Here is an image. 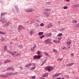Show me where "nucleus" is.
Returning <instances> with one entry per match:
<instances>
[{
    "mask_svg": "<svg viewBox=\"0 0 79 79\" xmlns=\"http://www.w3.org/2000/svg\"><path fill=\"white\" fill-rule=\"evenodd\" d=\"M15 74L13 73H6V75H0V77H2L6 78L7 77L8 75H15Z\"/></svg>",
    "mask_w": 79,
    "mask_h": 79,
    "instance_id": "nucleus-1",
    "label": "nucleus"
},
{
    "mask_svg": "<svg viewBox=\"0 0 79 79\" xmlns=\"http://www.w3.org/2000/svg\"><path fill=\"white\" fill-rule=\"evenodd\" d=\"M0 21L2 23L6 22V19H5V17H1L0 18Z\"/></svg>",
    "mask_w": 79,
    "mask_h": 79,
    "instance_id": "nucleus-2",
    "label": "nucleus"
},
{
    "mask_svg": "<svg viewBox=\"0 0 79 79\" xmlns=\"http://www.w3.org/2000/svg\"><path fill=\"white\" fill-rule=\"evenodd\" d=\"M52 41V40L50 39H48L44 40V42L47 43L48 44H51L52 43V42H50Z\"/></svg>",
    "mask_w": 79,
    "mask_h": 79,
    "instance_id": "nucleus-3",
    "label": "nucleus"
},
{
    "mask_svg": "<svg viewBox=\"0 0 79 79\" xmlns=\"http://www.w3.org/2000/svg\"><path fill=\"white\" fill-rule=\"evenodd\" d=\"M61 74V73H59L52 76V77L54 78H56V77H59V76Z\"/></svg>",
    "mask_w": 79,
    "mask_h": 79,
    "instance_id": "nucleus-4",
    "label": "nucleus"
},
{
    "mask_svg": "<svg viewBox=\"0 0 79 79\" xmlns=\"http://www.w3.org/2000/svg\"><path fill=\"white\" fill-rule=\"evenodd\" d=\"M43 14H44L45 15L47 16L48 17L50 15V13H49V12L44 11L43 12Z\"/></svg>",
    "mask_w": 79,
    "mask_h": 79,
    "instance_id": "nucleus-5",
    "label": "nucleus"
},
{
    "mask_svg": "<svg viewBox=\"0 0 79 79\" xmlns=\"http://www.w3.org/2000/svg\"><path fill=\"white\" fill-rule=\"evenodd\" d=\"M71 7L73 8L79 7V4H77L73 5L72 6H71Z\"/></svg>",
    "mask_w": 79,
    "mask_h": 79,
    "instance_id": "nucleus-6",
    "label": "nucleus"
},
{
    "mask_svg": "<svg viewBox=\"0 0 79 79\" xmlns=\"http://www.w3.org/2000/svg\"><path fill=\"white\" fill-rule=\"evenodd\" d=\"M10 24H11V23L10 22H8L7 23H6L3 27H4V28H5L6 27H8V26L10 25Z\"/></svg>",
    "mask_w": 79,
    "mask_h": 79,
    "instance_id": "nucleus-7",
    "label": "nucleus"
},
{
    "mask_svg": "<svg viewBox=\"0 0 79 79\" xmlns=\"http://www.w3.org/2000/svg\"><path fill=\"white\" fill-rule=\"evenodd\" d=\"M48 73H45L44 74L42 75V77H48Z\"/></svg>",
    "mask_w": 79,
    "mask_h": 79,
    "instance_id": "nucleus-8",
    "label": "nucleus"
},
{
    "mask_svg": "<svg viewBox=\"0 0 79 79\" xmlns=\"http://www.w3.org/2000/svg\"><path fill=\"white\" fill-rule=\"evenodd\" d=\"M45 69H46V70H48V71L50 72L51 71V69L50 68L49 66H47L45 68Z\"/></svg>",
    "mask_w": 79,
    "mask_h": 79,
    "instance_id": "nucleus-9",
    "label": "nucleus"
},
{
    "mask_svg": "<svg viewBox=\"0 0 79 79\" xmlns=\"http://www.w3.org/2000/svg\"><path fill=\"white\" fill-rule=\"evenodd\" d=\"M52 35V33H48L47 34H46V35H45V36L46 37H49Z\"/></svg>",
    "mask_w": 79,
    "mask_h": 79,
    "instance_id": "nucleus-10",
    "label": "nucleus"
},
{
    "mask_svg": "<svg viewBox=\"0 0 79 79\" xmlns=\"http://www.w3.org/2000/svg\"><path fill=\"white\" fill-rule=\"evenodd\" d=\"M74 63H71L69 64H68L66 65V66L69 67L70 66L74 64Z\"/></svg>",
    "mask_w": 79,
    "mask_h": 79,
    "instance_id": "nucleus-11",
    "label": "nucleus"
},
{
    "mask_svg": "<svg viewBox=\"0 0 79 79\" xmlns=\"http://www.w3.org/2000/svg\"><path fill=\"white\" fill-rule=\"evenodd\" d=\"M10 62H11V60H5V62H3V63L6 64L8 62L10 63Z\"/></svg>",
    "mask_w": 79,
    "mask_h": 79,
    "instance_id": "nucleus-12",
    "label": "nucleus"
},
{
    "mask_svg": "<svg viewBox=\"0 0 79 79\" xmlns=\"http://www.w3.org/2000/svg\"><path fill=\"white\" fill-rule=\"evenodd\" d=\"M44 34V32H40L38 33V35H40V36H41L43 35Z\"/></svg>",
    "mask_w": 79,
    "mask_h": 79,
    "instance_id": "nucleus-13",
    "label": "nucleus"
},
{
    "mask_svg": "<svg viewBox=\"0 0 79 79\" xmlns=\"http://www.w3.org/2000/svg\"><path fill=\"white\" fill-rule=\"evenodd\" d=\"M32 66V64L31 63H30L29 64H27V65L25 66V67H31Z\"/></svg>",
    "mask_w": 79,
    "mask_h": 79,
    "instance_id": "nucleus-14",
    "label": "nucleus"
},
{
    "mask_svg": "<svg viewBox=\"0 0 79 79\" xmlns=\"http://www.w3.org/2000/svg\"><path fill=\"white\" fill-rule=\"evenodd\" d=\"M47 59H45L42 62V64L40 65V66H42L43 65H44V63H45L47 61Z\"/></svg>",
    "mask_w": 79,
    "mask_h": 79,
    "instance_id": "nucleus-15",
    "label": "nucleus"
},
{
    "mask_svg": "<svg viewBox=\"0 0 79 79\" xmlns=\"http://www.w3.org/2000/svg\"><path fill=\"white\" fill-rule=\"evenodd\" d=\"M23 28V27L21 25H19V30H22Z\"/></svg>",
    "mask_w": 79,
    "mask_h": 79,
    "instance_id": "nucleus-16",
    "label": "nucleus"
},
{
    "mask_svg": "<svg viewBox=\"0 0 79 79\" xmlns=\"http://www.w3.org/2000/svg\"><path fill=\"white\" fill-rule=\"evenodd\" d=\"M34 32L33 30H31L30 31H29V34L32 35Z\"/></svg>",
    "mask_w": 79,
    "mask_h": 79,
    "instance_id": "nucleus-17",
    "label": "nucleus"
},
{
    "mask_svg": "<svg viewBox=\"0 0 79 79\" xmlns=\"http://www.w3.org/2000/svg\"><path fill=\"white\" fill-rule=\"evenodd\" d=\"M52 25V23H49V25H48V28H50L51 27Z\"/></svg>",
    "mask_w": 79,
    "mask_h": 79,
    "instance_id": "nucleus-18",
    "label": "nucleus"
},
{
    "mask_svg": "<svg viewBox=\"0 0 79 79\" xmlns=\"http://www.w3.org/2000/svg\"><path fill=\"white\" fill-rule=\"evenodd\" d=\"M71 44V41L70 40V41H68L66 42V44L69 45Z\"/></svg>",
    "mask_w": 79,
    "mask_h": 79,
    "instance_id": "nucleus-19",
    "label": "nucleus"
},
{
    "mask_svg": "<svg viewBox=\"0 0 79 79\" xmlns=\"http://www.w3.org/2000/svg\"><path fill=\"white\" fill-rule=\"evenodd\" d=\"M15 9L16 10V11L17 12H19V8H18V6H15Z\"/></svg>",
    "mask_w": 79,
    "mask_h": 79,
    "instance_id": "nucleus-20",
    "label": "nucleus"
},
{
    "mask_svg": "<svg viewBox=\"0 0 79 79\" xmlns=\"http://www.w3.org/2000/svg\"><path fill=\"white\" fill-rule=\"evenodd\" d=\"M51 10V9H46L44 10V11L46 12H49Z\"/></svg>",
    "mask_w": 79,
    "mask_h": 79,
    "instance_id": "nucleus-21",
    "label": "nucleus"
},
{
    "mask_svg": "<svg viewBox=\"0 0 79 79\" xmlns=\"http://www.w3.org/2000/svg\"><path fill=\"white\" fill-rule=\"evenodd\" d=\"M17 53L16 51H15L13 52V53H12L11 54H10V55H12V56H14L15 55V53Z\"/></svg>",
    "mask_w": 79,
    "mask_h": 79,
    "instance_id": "nucleus-22",
    "label": "nucleus"
},
{
    "mask_svg": "<svg viewBox=\"0 0 79 79\" xmlns=\"http://www.w3.org/2000/svg\"><path fill=\"white\" fill-rule=\"evenodd\" d=\"M36 67L35 66H34V67L31 68L30 69H29V70H34V69H35V67Z\"/></svg>",
    "mask_w": 79,
    "mask_h": 79,
    "instance_id": "nucleus-23",
    "label": "nucleus"
},
{
    "mask_svg": "<svg viewBox=\"0 0 79 79\" xmlns=\"http://www.w3.org/2000/svg\"><path fill=\"white\" fill-rule=\"evenodd\" d=\"M53 42L54 43H60V41H56V40H53Z\"/></svg>",
    "mask_w": 79,
    "mask_h": 79,
    "instance_id": "nucleus-24",
    "label": "nucleus"
},
{
    "mask_svg": "<svg viewBox=\"0 0 79 79\" xmlns=\"http://www.w3.org/2000/svg\"><path fill=\"white\" fill-rule=\"evenodd\" d=\"M43 54L45 55L46 56H49V54H48V53L46 52H43Z\"/></svg>",
    "mask_w": 79,
    "mask_h": 79,
    "instance_id": "nucleus-25",
    "label": "nucleus"
},
{
    "mask_svg": "<svg viewBox=\"0 0 79 79\" xmlns=\"http://www.w3.org/2000/svg\"><path fill=\"white\" fill-rule=\"evenodd\" d=\"M9 68L10 69V70H13V71L15 70V69H14V68H13V67H9Z\"/></svg>",
    "mask_w": 79,
    "mask_h": 79,
    "instance_id": "nucleus-26",
    "label": "nucleus"
},
{
    "mask_svg": "<svg viewBox=\"0 0 79 79\" xmlns=\"http://www.w3.org/2000/svg\"><path fill=\"white\" fill-rule=\"evenodd\" d=\"M7 14V13L6 12H4V13H1V16H2L3 15H6Z\"/></svg>",
    "mask_w": 79,
    "mask_h": 79,
    "instance_id": "nucleus-27",
    "label": "nucleus"
},
{
    "mask_svg": "<svg viewBox=\"0 0 79 79\" xmlns=\"http://www.w3.org/2000/svg\"><path fill=\"white\" fill-rule=\"evenodd\" d=\"M34 26L36 27L37 28L39 27V25H38L37 23L34 24Z\"/></svg>",
    "mask_w": 79,
    "mask_h": 79,
    "instance_id": "nucleus-28",
    "label": "nucleus"
},
{
    "mask_svg": "<svg viewBox=\"0 0 79 79\" xmlns=\"http://www.w3.org/2000/svg\"><path fill=\"white\" fill-rule=\"evenodd\" d=\"M52 51L54 52V53H58V51L56 50H55V49H52Z\"/></svg>",
    "mask_w": 79,
    "mask_h": 79,
    "instance_id": "nucleus-29",
    "label": "nucleus"
},
{
    "mask_svg": "<svg viewBox=\"0 0 79 79\" xmlns=\"http://www.w3.org/2000/svg\"><path fill=\"white\" fill-rule=\"evenodd\" d=\"M72 23H77V21L75 20H73L72 21Z\"/></svg>",
    "mask_w": 79,
    "mask_h": 79,
    "instance_id": "nucleus-30",
    "label": "nucleus"
},
{
    "mask_svg": "<svg viewBox=\"0 0 79 79\" xmlns=\"http://www.w3.org/2000/svg\"><path fill=\"white\" fill-rule=\"evenodd\" d=\"M69 49H68L65 47H64L62 49L63 50H68Z\"/></svg>",
    "mask_w": 79,
    "mask_h": 79,
    "instance_id": "nucleus-31",
    "label": "nucleus"
},
{
    "mask_svg": "<svg viewBox=\"0 0 79 79\" xmlns=\"http://www.w3.org/2000/svg\"><path fill=\"white\" fill-rule=\"evenodd\" d=\"M0 34L4 35L6 34V33H5V32H3L2 31H0Z\"/></svg>",
    "mask_w": 79,
    "mask_h": 79,
    "instance_id": "nucleus-32",
    "label": "nucleus"
},
{
    "mask_svg": "<svg viewBox=\"0 0 79 79\" xmlns=\"http://www.w3.org/2000/svg\"><path fill=\"white\" fill-rule=\"evenodd\" d=\"M34 59H38V57H37V55H35L34 56Z\"/></svg>",
    "mask_w": 79,
    "mask_h": 79,
    "instance_id": "nucleus-33",
    "label": "nucleus"
},
{
    "mask_svg": "<svg viewBox=\"0 0 79 79\" xmlns=\"http://www.w3.org/2000/svg\"><path fill=\"white\" fill-rule=\"evenodd\" d=\"M1 40L2 41H5V39L4 38H2Z\"/></svg>",
    "mask_w": 79,
    "mask_h": 79,
    "instance_id": "nucleus-34",
    "label": "nucleus"
},
{
    "mask_svg": "<svg viewBox=\"0 0 79 79\" xmlns=\"http://www.w3.org/2000/svg\"><path fill=\"white\" fill-rule=\"evenodd\" d=\"M29 11V12H31L33 11V9L31 8H29L28 9Z\"/></svg>",
    "mask_w": 79,
    "mask_h": 79,
    "instance_id": "nucleus-35",
    "label": "nucleus"
},
{
    "mask_svg": "<svg viewBox=\"0 0 79 79\" xmlns=\"http://www.w3.org/2000/svg\"><path fill=\"white\" fill-rule=\"evenodd\" d=\"M3 49H4V50L6 51L7 50V46H5L3 47Z\"/></svg>",
    "mask_w": 79,
    "mask_h": 79,
    "instance_id": "nucleus-36",
    "label": "nucleus"
},
{
    "mask_svg": "<svg viewBox=\"0 0 79 79\" xmlns=\"http://www.w3.org/2000/svg\"><path fill=\"white\" fill-rule=\"evenodd\" d=\"M75 27H79V23H77V24L75 25Z\"/></svg>",
    "mask_w": 79,
    "mask_h": 79,
    "instance_id": "nucleus-37",
    "label": "nucleus"
},
{
    "mask_svg": "<svg viewBox=\"0 0 79 79\" xmlns=\"http://www.w3.org/2000/svg\"><path fill=\"white\" fill-rule=\"evenodd\" d=\"M41 57L42 56H40V55L37 56V57L38 58V59H40V58H41Z\"/></svg>",
    "mask_w": 79,
    "mask_h": 79,
    "instance_id": "nucleus-38",
    "label": "nucleus"
},
{
    "mask_svg": "<svg viewBox=\"0 0 79 79\" xmlns=\"http://www.w3.org/2000/svg\"><path fill=\"white\" fill-rule=\"evenodd\" d=\"M31 64L32 66H36L37 65V64L35 63H31Z\"/></svg>",
    "mask_w": 79,
    "mask_h": 79,
    "instance_id": "nucleus-39",
    "label": "nucleus"
},
{
    "mask_svg": "<svg viewBox=\"0 0 79 79\" xmlns=\"http://www.w3.org/2000/svg\"><path fill=\"white\" fill-rule=\"evenodd\" d=\"M62 60H63V59H62L58 58L57 59V60L59 61H62Z\"/></svg>",
    "mask_w": 79,
    "mask_h": 79,
    "instance_id": "nucleus-40",
    "label": "nucleus"
},
{
    "mask_svg": "<svg viewBox=\"0 0 79 79\" xmlns=\"http://www.w3.org/2000/svg\"><path fill=\"white\" fill-rule=\"evenodd\" d=\"M62 35H63V34H62V33H59L58 35H57V36H62Z\"/></svg>",
    "mask_w": 79,
    "mask_h": 79,
    "instance_id": "nucleus-41",
    "label": "nucleus"
},
{
    "mask_svg": "<svg viewBox=\"0 0 79 79\" xmlns=\"http://www.w3.org/2000/svg\"><path fill=\"white\" fill-rule=\"evenodd\" d=\"M31 78H32V79H35V76H31Z\"/></svg>",
    "mask_w": 79,
    "mask_h": 79,
    "instance_id": "nucleus-42",
    "label": "nucleus"
},
{
    "mask_svg": "<svg viewBox=\"0 0 79 79\" xmlns=\"http://www.w3.org/2000/svg\"><path fill=\"white\" fill-rule=\"evenodd\" d=\"M49 68L50 69H51V71H52V70H53L54 69V68L53 67L50 66Z\"/></svg>",
    "mask_w": 79,
    "mask_h": 79,
    "instance_id": "nucleus-43",
    "label": "nucleus"
},
{
    "mask_svg": "<svg viewBox=\"0 0 79 79\" xmlns=\"http://www.w3.org/2000/svg\"><path fill=\"white\" fill-rule=\"evenodd\" d=\"M25 11L27 12H29V9H26L25 10Z\"/></svg>",
    "mask_w": 79,
    "mask_h": 79,
    "instance_id": "nucleus-44",
    "label": "nucleus"
},
{
    "mask_svg": "<svg viewBox=\"0 0 79 79\" xmlns=\"http://www.w3.org/2000/svg\"><path fill=\"white\" fill-rule=\"evenodd\" d=\"M62 38V37H58V40L59 41H60V40H61V39Z\"/></svg>",
    "mask_w": 79,
    "mask_h": 79,
    "instance_id": "nucleus-45",
    "label": "nucleus"
},
{
    "mask_svg": "<svg viewBox=\"0 0 79 79\" xmlns=\"http://www.w3.org/2000/svg\"><path fill=\"white\" fill-rule=\"evenodd\" d=\"M45 35H43L42 36H40V39H42L44 37Z\"/></svg>",
    "mask_w": 79,
    "mask_h": 79,
    "instance_id": "nucleus-46",
    "label": "nucleus"
},
{
    "mask_svg": "<svg viewBox=\"0 0 79 79\" xmlns=\"http://www.w3.org/2000/svg\"><path fill=\"white\" fill-rule=\"evenodd\" d=\"M44 26V24L43 23H42L40 24V26L43 27Z\"/></svg>",
    "mask_w": 79,
    "mask_h": 79,
    "instance_id": "nucleus-47",
    "label": "nucleus"
},
{
    "mask_svg": "<svg viewBox=\"0 0 79 79\" xmlns=\"http://www.w3.org/2000/svg\"><path fill=\"white\" fill-rule=\"evenodd\" d=\"M34 49H35V48H31V51L32 52H34Z\"/></svg>",
    "mask_w": 79,
    "mask_h": 79,
    "instance_id": "nucleus-48",
    "label": "nucleus"
},
{
    "mask_svg": "<svg viewBox=\"0 0 79 79\" xmlns=\"http://www.w3.org/2000/svg\"><path fill=\"white\" fill-rule=\"evenodd\" d=\"M37 54L38 55H40V51H38L37 52Z\"/></svg>",
    "mask_w": 79,
    "mask_h": 79,
    "instance_id": "nucleus-49",
    "label": "nucleus"
},
{
    "mask_svg": "<svg viewBox=\"0 0 79 79\" xmlns=\"http://www.w3.org/2000/svg\"><path fill=\"white\" fill-rule=\"evenodd\" d=\"M21 55V54L20 53H19L18 54L16 55L15 56H20Z\"/></svg>",
    "mask_w": 79,
    "mask_h": 79,
    "instance_id": "nucleus-50",
    "label": "nucleus"
},
{
    "mask_svg": "<svg viewBox=\"0 0 79 79\" xmlns=\"http://www.w3.org/2000/svg\"><path fill=\"white\" fill-rule=\"evenodd\" d=\"M74 54L73 53H72L71 54V55H70V56L71 57H73L74 56Z\"/></svg>",
    "mask_w": 79,
    "mask_h": 79,
    "instance_id": "nucleus-51",
    "label": "nucleus"
},
{
    "mask_svg": "<svg viewBox=\"0 0 79 79\" xmlns=\"http://www.w3.org/2000/svg\"><path fill=\"white\" fill-rule=\"evenodd\" d=\"M64 9H68V7L66 6H64Z\"/></svg>",
    "mask_w": 79,
    "mask_h": 79,
    "instance_id": "nucleus-52",
    "label": "nucleus"
},
{
    "mask_svg": "<svg viewBox=\"0 0 79 79\" xmlns=\"http://www.w3.org/2000/svg\"><path fill=\"white\" fill-rule=\"evenodd\" d=\"M35 19H33V20H32V22L34 23V22H35Z\"/></svg>",
    "mask_w": 79,
    "mask_h": 79,
    "instance_id": "nucleus-53",
    "label": "nucleus"
},
{
    "mask_svg": "<svg viewBox=\"0 0 79 79\" xmlns=\"http://www.w3.org/2000/svg\"><path fill=\"white\" fill-rule=\"evenodd\" d=\"M36 48V45L35 44L34 45V46H33V48Z\"/></svg>",
    "mask_w": 79,
    "mask_h": 79,
    "instance_id": "nucleus-54",
    "label": "nucleus"
},
{
    "mask_svg": "<svg viewBox=\"0 0 79 79\" xmlns=\"http://www.w3.org/2000/svg\"><path fill=\"white\" fill-rule=\"evenodd\" d=\"M8 53L9 54H11L12 53H13L12 52H11L10 51H8Z\"/></svg>",
    "mask_w": 79,
    "mask_h": 79,
    "instance_id": "nucleus-55",
    "label": "nucleus"
},
{
    "mask_svg": "<svg viewBox=\"0 0 79 79\" xmlns=\"http://www.w3.org/2000/svg\"><path fill=\"white\" fill-rule=\"evenodd\" d=\"M18 47H20V48H22V45H19Z\"/></svg>",
    "mask_w": 79,
    "mask_h": 79,
    "instance_id": "nucleus-56",
    "label": "nucleus"
},
{
    "mask_svg": "<svg viewBox=\"0 0 79 79\" xmlns=\"http://www.w3.org/2000/svg\"><path fill=\"white\" fill-rule=\"evenodd\" d=\"M65 30V28H62L61 29V31H64Z\"/></svg>",
    "mask_w": 79,
    "mask_h": 79,
    "instance_id": "nucleus-57",
    "label": "nucleus"
},
{
    "mask_svg": "<svg viewBox=\"0 0 79 79\" xmlns=\"http://www.w3.org/2000/svg\"><path fill=\"white\" fill-rule=\"evenodd\" d=\"M18 73H17V72H16L15 73H13V74H14L15 75H16Z\"/></svg>",
    "mask_w": 79,
    "mask_h": 79,
    "instance_id": "nucleus-58",
    "label": "nucleus"
},
{
    "mask_svg": "<svg viewBox=\"0 0 79 79\" xmlns=\"http://www.w3.org/2000/svg\"><path fill=\"white\" fill-rule=\"evenodd\" d=\"M6 70H10V68L9 67H8V68H7V69H6Z\"/></svg>",
    "mask_w": 79,
    "mask_h": 79,
    "instance_id": "nucleus-59",
    "label": "nucleus"
},
{
    "mask_svg": "<svg viewBox=\"0 0 79 79\" xmlns=\"http://www.w3.org/2000/svg\"><path fill=\"white\" fill-rule=\"evenodd\" d=\"M36 21H37V22H39V21L38 19L36 20Z\"/></svg>",
    "mask_w": 79,
    "mask_h": 79,
    "instance_id": "nucleus-60",
    "label": "nucleus"
},
{
    "mask_svg": "<svg viewBox=\"0 0 79 79\" xmlns=\"http://www.w3.org/2000/svg\"><path fill=\"white\" fill-rule=\"evenodd\" d=\"M55 79H61V78L60 77H59V78H56Z\"/></svg>",
    "mask_w": 79,
    "mask_h": 79,
    "instance_id": "nucleus-61",
    "label": "nucleus"
},
{
    "mask_svg": "<svg viewBox=\"0 0 79 79\" xmlns=\"http://www.w3.org/2000/svg\"><path fill=\"white\" fill-rule=\"evenodd\" d=\"M40 79H44V78H42L41 77H40L39 78Z\"/></svg>",
    "mask_w": 79,
    "mask_h": 79,
    "instance_id": "nucleus-62",
    "label": "nucleus"
},
{
    "mask_svg": "<svg viewBox=\"0 0 79 79\" xmlns=\"http://www.w3.org/2000/svg\"><path fill=\"white\" fill-rule=\"evenodd\" d=\"M48 4H50V2H47Z\"/></svg>",
    "mask_w": 79,
    "mask_h": 79,
    "instance_id": "nucleus-63",
    "label": "nucleus"
},
{
    "mask_svg": "<svg viewBox=\"0 0 79 79\" xmlns=\"http://www.w3.org/2000/svg\"><path fill=\"white\" fill-rule=\"evenodd\" d=\"M6 72V71L5 70H3L2 71V72Z\"/></svg>",
    "mask_w": 79,
    "mask_h": 79,
    "instance_id": "nucleus-64",
    "label": "nucleus"
}]
</instances>
